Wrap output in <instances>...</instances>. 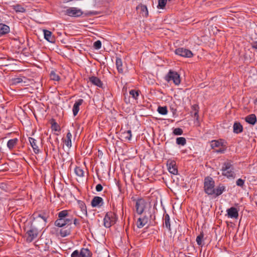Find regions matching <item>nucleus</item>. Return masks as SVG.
Listing matches in <instances>:
<instances>
[{"label":"nucleus","mask_w":257,"mask_h":257,"mask_svg":"<svg viewBox=\"0 0 257 257\" xmlns=\"http://www.w3.org/2000/svg\"><path fill=\"white\" fill-rule=\"evenodd\" d=\"M46 222L45 217L39 214L32 222L31 226L26 227L27 229V240L28 242H31L37 238L39 230L44 225Z\"/></svg>","instance_id":"nucleus-1"},{"label":"nucleus","mask_w":257,"mask_h":257,"mask_svg":"<svg viewBox=\"0 0 257 257\" xmlns=\"http://www.w3.org/2000/svg\"><path fill=\"white\" fill-rule=\"evenodd\" d=\"M221 171L222 175L228 178H233L235 177L233 168L230 162H225L223 165Z\"/></svg>","instance_id":"nucleus-2"},{"label":"nucleus","mask_w":257,"mask_h":257,"mask_svg":"<svg viewBox=\"0 0 257 257\" xmlns=\"http://www.w3.org/2000/svg\"><path fill=\"white\" fill-rule=\"evenodd\" d=\"M226 143L223 140H213L210 142V146L212 149L218 148L219 149L216 150L215 152L217 153H223L226 150Z\"/></svg>","instance_id":"nucleus-3"},{"label":"nucleus","mask_w":257,"mask_h":257,"mask_svg":"<svg viewBox=\"0 0 257 257\" xmlns=\"http://www.w3.org/2000/svg\"><path fill=\"white\" fill-rule=\"evenodd\" d=\"M116 220L117 217L114 212H107L103 219L104 226L105 227H110L116 222Z\"/></svg>","instance_id":"nucleus-4"},{"label":"nucleus","mask_w":257,"mask_h":257,"mask_svg":"<svg viewBox=\"0 0 257 257\" xmlns=\"http://www.w3.org/2000/svg\"><path fill=\"white\" fill-rule=\"evenodd\" d=\"M204 190L205 192L212 195L214 193V182L211 178L207 177L205 178L204 181Z\"/></svg>","instance_id":"nucleus-5"},{"label":"nucleus","mask_w":257,"mask_h":257,"mask_svg":"<svg viewBox=\"0 0 257 257\" xmlns=\"http://www.w3.org/2000/svg\"><path fill=\"white\" fill-rule=\"evenodd\" d=\"M165 80L169 82L173 80L176 85H179L180 83V75L175 71L170 70L167 75L165 76Z\"/></svg>","instance_id":"nucleus-6"},{"label":"nucleus","mask_w":257,"mask_h":257,"mask_svg":"<svg viewBox=\"0 0 257 257\" xmlns=\"http://www.w3.org/2000/svg\"><path fill=\"white\" fill-rule=\"evenodd\" d=\"M147 202L143 199H138L136 201V210L139 214H141L144 211L145 208L148 206Z\"/></svg>","instance_id":"nucleus-7"},{"label":"nucleus","mask_w":257,"mask_h":257,"mask_svg":"<svg viewBox=\"0 0 257 257\" xmlns=\"http://www.w3.org/2000/svg\"><path fill=\"white\" fill-rule=\"evenodd\" d=\"M65 14L70 17H79L83 14L82 11L75 7L69 8L65 11Z\"/></svg>","instance_id":"nucleus-8"},{"label":"nucleus","mask_w":257,"mask_h":257,"mask_svg":"<svg viewBox=\"0 0 257 257\" xmlns=\"http://www.w3.org/2000/svg\"><path fill=\"white\" fill-rule=\"evenodd\" d=\"M175 53L177 55L187 58H190L193 56V53L190 50L183 48H179L176 49Z\"/></svg>","instance_id":"nucleus-9"},{"label":"nucleus","mask_w":257,"mask_h":257,"mask_svg":"<svg viewBox=\"0 0 257 257\" xmlns=\"http://www.w3.org/2000/svg\"><path fill=\"white\" fill-rule=\"evenodd\" d=\"M167 166L169 172L174 175H176L178 173V170L176 167V163L174 160H168L167 162Z\"/></svg>","instance_id":"nucleus-10"},{"label":"nucleus","mask_w":257,"mask_h":257,"mask_svg":"<svg viewBox=\"0 0 257 257\" xmlns=\"http://www.w3.org/2000/svg\"><path fill=\"white\" fill-rule=\"evenodd\" d=\"M72 222V219L71 218H59L55 222L56 226L62 227L66 225L70 224Z\"/></svg>","instance_id":"nucleus-11"},{"label":"nucleus","mask_w":257,"mask_h":257,"mask_svg":"<svg viewBox=\"0 0 257 257\" xmlns=\"http://www.w3.org/2000/svg\"><path fill=\"white\" fill-rule=\"evenodd\" d=\"M43 32L44 35V38L46 40L52 43L55 42V37L52 35L51 32L47 30H44Z\"/></svg>","instance_id":"nucleus-12"},{"label":"nucleus","mask_w":257,"mask_h":257,"mask_svg":"<svg viewBox=\"0 0 257 257\" xmlns=\"http://www.w3.org/2000/svg\"><path fill=\"white\" fill-rule=\"evenodd\" d=\"M83 102V100L82 99H78L75 101L72 109L73 113L74 116L77 114L79 111V106L82 104Z\"/></svg>","instance_id":"nucleus-13"},{"label":"nucleus","mask_w":257,"mask_h":257,"mask_svg":"<svg viewBox=\"0 0 257 257\" xmlns=\"http://www.w3.org/2000/svg\"><path fill=\"white\" fill-rule=\"evenodd\" d=\"M227 215L232 218H237L238 216V210L234 207H231L227 209Z\"/></svg>","instance_id":"nucleus-14"},{"label":"nucleus","mask_w":257,"mask_h":257,"mask_svg":"<svg viewBox=\"0 0 257 257\" xmlns=\"http://www.w3.org/2000/svg\"><path fill=\"white\" fill-rule=\"evenodd\" d=\"M102 201L103 199L101 197L95 196L91 201V205L93 207L100 206H101V204H102Z\"/></svg>","instance_id":"nucleus-15"},{"label":"nucleus","mask_w":257,"mask_h":257,"mask_svg":"<svg viewBox=\"0 0 257 257\" xmlns=\"http://www.w3.org/2000/svg\"><path fill=\"white\" fill-rule=\"evenodd\" d=\"M29 140L34 152L36 154L38 153L39 152V149L37 145V141L32 138H29Z\"/></svg>","instance_id":"nucleus-16"},{"label":"nucleus","mask_w":257,"mask_h":257,"mask_svg":"<svg viewBox=\"0 0 257 257\" xmlns=\"http://www.w3.org/2000/svg\"><path fill=\"white\" fill-rule=\"evenodd\" d=\"M115 64L118 72L120 73H122L123 72V67L121 59L117 58L116 59Z\"/></svg>","instance_id":"nucleus-17"},{"label":"nucleus","mask_w":257,"mask_h":257,"mask_svg":"<svg viewBox=\"0 0 257 257\" xmlns=\"http://www.w3.org/2000/svg\"><path fill=\"white\" fill-rule=\"evenodd\" d=\"M245 119L247 122L252 125L254 124L256 121V117L254 114L247 115Z\"/></svg>","instance_id":"nucleus-18"},{"label":"nucleus","mask_w":257,"mask_h":257,"mask_svg":"<svg viewBox=\"0 0 257 257\" xmlns=\"http://www.w3.org/2000/svg\"><path fill=\"white\" fill-rule=\"evenodd\" d=\"M10 32V28L8 26L0 24V36L4 35Z\"/></svg>","instance_id":"nucleus-19"},{"label":"nucleus","mask_w":257,"mask_h":257,"mask_svg":"<svg viewBox=\"0 0 257 257\" xmlns=\"http://www.w3.org/2000/svg\"><path fill=\"white\" fill-rule=\"evenodd\" d=\"M18 139L17 138L10 140L7 143V146L10 149H13L17 144Z\"/></svg>","instance_id":"nucleus-20"},{"label":"nucleus","mask_w":257,"mask_h":257,"mask_svg":"<svg viewBox=\"0 0 257 257\" xmlns=\"http://www.w3.org/2000/svg\"><path fill=\"white\" fill-rule=\"evenodd\" d=\"M148 222V218L143 217L139 218L137 221V226L139 228H142Z\"/></svg>","instance_id":"nucleus-21"},{"label":"nucleus","mask_w":257,"mask_h":257,"mask_svg":"<svg viewBox=\"0 0 257 257\" xmlns=\"http://www.w3.org/2000/svg\"><path fill=\"white\" fill-rule=\"evenodd\" d=\"M90 81L93 84L98 87H101L102 83L100 79L96 77H91L89 78Z\"/></svg>","instance_id":"nucleus-22"},{"label":"nucleus","mask_w":257,"mask_h":257,"mask_svg":"<svg viewBox=\"0 0 257 257\" xmlns=\"http://www.w3.org/2000/svg\"><path fill=\"white\" fill-rule=\"evenodd\" d=\"M233 132L238 134L242 131V126L240 123L235 122L233 124Z\"/></svg>","instance_id":"nucleus-23"},{"label":"nucleus","mask_w":257,"mask_h":257,"mask_svg":"<svg viewBox=\"0 0 257 257\" xmlns=\"http://www.w3.org/2000/svg\"><path fill=\"white\" fill-rule=\"evenodd\" d=\"M71 138L72 134L70 132H68L67 134L66 139L65 140V144L68 148H70L72 146Z\"/></svg>","instance_id":"nucleus-24"},{"label":"nucleus","mask_w":257,"mask_h":257,"mask_svg":"<svg viewBox=\"0 0 257 257\" xmlns=\"http://www.w3.org/2000/svg\"><path fill=\"white\" fill-rule=\"evenodd\" d=\"M137 9L140 10L142 15L144 17H147L148 15V11L147 8L145 5L139 6L137 7Z\"/></svg>","instance_id":"nucleus-25"},{"label":"nucleus","mask_w":257,"mask_h":257,"mask_svg":"<svg viewBox=\"0 0 257 257\" xmlns=\"http://www.w3.org/2000/svg\"><path fill=\"white\" fill-rule=\"evenodd\" d=\"M12 8L17 13H24L26 11L25 9L19 4L13 5L12 6Z\"/></svg>","instance_id":"nucleus-26"},{"label":"nucleus","mask_w":257,"mask_h":257,"mask_svg":"<svg viewBox=\"0 0 257 257\" xmlns=\"http://www.w3.org/2000/svg\"><path fill=\"white\" fill-rule=\"evenodd\" d=\"M71 257H84V253L83 250L79 252L77 250H76L71 254Z\"/></svg>","instance_id":"nucleus-27"},{"label":"nucleus","mask_w":257,"mask_h":257,"mask_svg":"<svg viewBox=\"0 0 257 257\" xmlns=\"http://www.w3.org/2000/svg\"><path fill=\"white\" fill-rule=\"evenodd\" d=\"M224 186H219L216 189H215V192L214 194H215L216 195L218 196L222 194V193L224 191Z\"/></svg>","instance_id":"nucleus-28"},{"label":"nucleus","mask_w":257,"mask_h":257,"mask_svg":"<svg viewBox=\"0 0 257 257\" xmlns=\"http://www.w3.org/2000/svg\"><path fill=\"white\" fill-rule=\"evenodd\" d=\"M176 143L178 145H180L182 146H184L186 143V141L185 138L183 137H179L177 138L176 139Z\"/></svg>","instance_id":"nucleus-29"},{"label":"nucleus","mask_w":257,"mask_h":257,"mask_svg":"<svg viewBox=\"0 0 257 257\" xmlns=\"http://www.w3.org/2000/svg\"><path fill=\"white\" fill-rule=\"evenodd\" d=\"M76 175L79 177H82L84 175V171L80 167H76L75 169Z\"/></svg>","instance_id":"nucleus-30"},{"label":"nucleus","mask_w":257,"mask_h":257,"mask_svg":"<svg viewBox=\"0 0 257 257\" xmlns=\"http://www.w3.org/2000/svg\"><path fill=\"white\" fill-rule=\"evenodd\" d=\"M50 78L52 80L55 81H59L60 79L59 76L54 71H51L50 74Z\"/></svg>","instance_id":"nucleus-31"},{"label":"nucleus","mask_w":257,"mask_h":257,"mask_svg":"<svg viewBox=\"0 0 257 257\" xmlns=\"http://www.w3.org/2000/svg\"><path fill=\"white\" fill-rule=\"evenodd\" d=\"M158 111L162 115H165L167 113L168 110L166 107L159 106L158 108Z\"/></svg>","instance_id":"nucleus-32"},{"label":"nucleus","mask_w":257,"mask_h":257,"mask_svg":"<svg viewBox=\"0 0 257 257\" xmlns=\"http://www.w3.org/2000/svg\"><path fill=\"white\" fill-rule=\"evenodd\" d=\"M165 225L167 228L170 229V218L168 214H166L165 217Z\"/></svg>","instance_id":"nucleus-33"},{"label":"nucleus","mask_w":257,"mask_h":257,"mask_svg":"<svg viewBox=\"0 0 257 257\" xmlns=\"http://www.w3.org/2000/svg\"><path fill=\"white\" fill-rule=\"evenodd\" d=\"M168 0H159L158 8L160 9H164L166 5Z\"/></svg>","instance_id":"nucleus-34"},{"label":"nucleus","mask_w":257,"mask_h":257,"mask_svg":"<svg viewBox=\"0 0 257 257\" xmlns=\"http://www.w3.org/2000/svg\"><path fill=\"white\" fill-rule=\"evenodd\" d=\"M68 212L67 210H63L58 214L59 218H66Z\"/></svg>","instance_id":"nucleus-35"},{"label":"nucleus","mask_w":257,"mask_h":257,"mask_svg":"<svg viewBox=\"0 0 257 257\" xmlns=\"http://www.w3.org/2000/svg\"><path fill=\"white\" fill-rule=\"evenodd\" d=\"M203 238V234L201 233L196 238V242L199 245H202V241Z\"/></svg>","instance_id":"nucleus-36"},{"label":"nucleus","mask_w":257,"mask_h":257,"mask_svg":"<svg viewBox=\"0 0 257 257\" xmlns=\"http://www.w3.org/2000/svg\"><path fill=\"white\" fill-rule=\"evenodd\" d=\"M130 94L135 99H136L137 98L138 96L139 95V91H136L135 90H131L130 91Z\"/></svg>","instance_id":"nucleus-37"},{"label":"nucleus","mask_w":257,"mask_h":257,"mask_svg":"<svg viewBox=\"0 0 257 257\" xmlns=\"http://www.w3.org/2000/svg\"><path fill=\"white\" fill-rule=\"evenodd\" d=\"M93 47L96 49H99L101 48V42L99 40H97L95 41L93 44Z\"/></svg>","instance_id":"nucleus-38"},{"label":"nucleus","mask_w":257,"mask_h":257,"mask_svg":"<svg viewBox=\"0 0 257 257\" xmlns=\"http://www.w3.org/2000/svg\"><path fill=\"white\" fill-rule=\"evenodd\" d=\"M173 134L175 135H181L183 134V131L180 128H175L173 131Z\"/></svg>","instance_id":"nucleus-39"},{"label":"nucleus","mask_w":257,"mask_h":257,"mask_svg":"<svg viewBox=\"0 0 257 257\" xmlns=\"http://www.w3.org/2000/svg\"><path fill=\"white\" fill-rule=\"evenodd\" d=\"M23 82V79L22 78H16L13 79V82L14 84H17L19 83H21Z\"/></svg>","instance_id":"nucleus-40"},{"label":"nucleus","mask_w":257,"mask_h":257,"mask_svg":"<svg viewBox=\"0 0 257 257\" xmlns=\"http://www.w3.org/2000/svg\"><path fill=\"white\" fill-rule=\"evenodd\" d=\"M51 127H52V129L55 131H60V127L56 122H54L52 124Z\"/></svg>","instance_id":"nucleus-41"},{"label":"nucleus","mask_w":257,"mask_h":257,"mask_svg":"<svg viewBox=\"0 0 257 257\" xmlns=\"http://www.w3.org/2000/svg\"><path fill=\"white\" fill-rule=\"evenodd\" d=\"M244 181L241 179H238L236 181V185L238 186L242 187L244 185Z\"/></svg>","instance_id":"nucleus-42"},{"label":"nucleus","mask_w":257,"mask_h":257,"mask_svg":"<svg viewBox=\"0 0 257 257\" xmlns=\"http://www.w3.org/2000/svg\"><path fill=\"white\" fill-rule=\"evenodd\" d=\"M126 136L125 137L127 138L128 140H131L132 137V132L131 130H128L126 133H125Z\"/></svg>","instance_id":"nucleus-43"},{"label":"nucleus","mask_w":257,"mask_h":257,"mask_svg":"<svg viewBox=\"0 0 257 257\" xmlns=\"http://www.w3.org/2000/svg\"><path fill=\"white\" fill-rule=\"evenodd\" d=\"M102 189H103V187H102V185L100 184H97L96 186V190L98 192H100V191H102Z\"/></svg>","instance_id":"nucleus-44"},{"label":"nucleus","mask_w":257,"mask_h":257,"mask_svg":"<svg viewBox=\"0 0 257 257\" xmlns=\"http://www.w3.org/2000/svg\"><path fill=\"white\" fill-rule=\"evenodd\" d=\"M252 48L257 50V41L253 43Z\"/></svg>","instance_id":"nucleus-45"},{"label":"nucleus","mask_w":257,"mask_h":257,"mask_svg":"<svg viewBox=\"0 0 257 257\" xmlns=\"http://www.w3.org/2000/svg\"><path fill=\"white\" fill-rule=\"evenodd\" d=\"M194 117H196V119H198V111L195 110V111L194 113Z\"/></svg>","instance_id":"nucleus-46"},{"label":"nucleus","mask_w":257,"mask_h":257,"mask_svg":"<svg viewBox=\"0 0 257 257\" xmlns=\"http://www.w3.org/2000/svg\"><path fill=\"white\" fill-rule=\"evenodd\" d=\"M74 224L76 225H78L79 224L78 220H77V219H74Z\"/></svg>","instance_id":"nucleus-47"},{"label":"nucleus","mask_w":257,"mask_h":257,"mask_svg":"<svg viewBox=\"0 0 257 257\" xmlns=\"http://www.w3.org/2000/svg\"><path fill=\"white\" fill-rule=\"evenodd\" d=\"M61 235H62V236H66V235H67V233H63V232H61ZM68 234H69V233H68Z\"/></svg>","instance_id":"nucleus-48"},{"label":"nucleus","mask_w":257,"mask_h":257,"mask_svg":"<svg viewBox=\"0 0 257 257\" xmlns=\"http://www.w3.org/2000/svg\"><path fill=\"white\" fill-rule=\"evenodd\" d=\"M255 102H257V98L255 100Z\"/></svg>","instance_id":"nucleus-49"},{"label":"nucleus","mask_w":257,"mask_h":257,"mask_svg":"<svg viewBox=\"0 0 257 257\" xmlns=\"http://www.w3.org/2000/svg\"><path fill=\"white\" fill-rule=\"evenodd\" d=\"M85 251H88V249H85Z\"/></svg>","instance_id":"nucleus-50"}]
</instances>
